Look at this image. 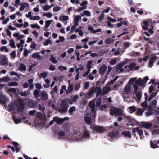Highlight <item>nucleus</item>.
Returning <instances> with one entry per match:
<instances>
[{"label": "nucleus", "mask_w": 159, "mask_h": 159, "mask_svg": "<svg viewBox=\"0 0 159 159\" xmlns=\"http://www.w3.org/2000/svg\"><path fill=\"white\" fill-rule=\"evenodd\" d=\"M95 100H93L89 103V107L86 110V113L85 115L84 119L86 122L90 124L92 121H94L96 117V109L95 108Z\"/></svg>", "instance_id": "1"}, {"label": "nucleus", "mask_w": 159, "mask_h": 159, "mask_svg": "<svg viewBox=\"0 0 159 159\" xmlns=\"http://www.w3.org/2000/svg\"><path fill=\"white\" fill-rule=\"evenodd\" d=\"M24 107V104L22 101L20 100H15L9 105V111H13L16 108L17 112L20 113L23 112Z\"/></svg>", "instance_id": "2"}, {"label": "nucleus", "mask_w": 159, "mask_h": 159, "mask_svg": "<svg viewBox=\"0 0 159 159\" xmlns=\"http://www.w3.org/2000/svg\"><path fill=\"white\" fill-rule=\"evenodd\" d=\"M102 90L101 87L93 86L90 89L87 93L85 95V97L87 98H92L94 94L96 93V96H99L102 94Z\"/></svg>", "instance_id": "3"}, {"label": "nucleus", "mask_w": 159, "mask_h": 159, "mask_svg": "<svg viewBox=\"0 0 159 159\" xmlns=\"http://www.w3.org/2000/svg\"><path fill=\"white\" fill-rule=\"evenodd\" d=\"M78 137H77V140L82 141L84 139H89L90 138L89 132L88 130H85L82 134L80 132H77Z\"/></svg>", "instance_id": "4"}, {"label": "nucleus", "mask_w": 159, "mask_h": 159, "mask_svg": "<svg viewBox=\"0 0 159 159\" xmlns=\"http://www.w3.org/2000/svg\"><path fill=\"white\" fill-rule=\"evenodd\" d=\"M157 121L153 125L150 123L147 122H143L141 124V125L142 126L147 129L150 128L152 126L153 127L156 128L159 127V117L157 118Z\"/></svg>", "instance_id": "5"}, {"label": "nucleus", "mask_w": 159, "mask_h": 159, "mask_svg": "<svg viewBox=\"0 0 159 159\" xmlns=\"http://www.w3.org/2000/svg\"><path fill=\"white\" fill-rule=\"evenodd\" d=\"M133 87L134 88V92L133 94H136L137 99L139 101L141 99V98L142 97V92L140 91H138V87L136 84H134L133 85Z\"/></svg>", "instance_id": "6"}, {"label": "nucleus", "mask_w": 159, "mask_h": 159, "mask_svg": "<svg viewBox=\"0 0 159 159\" xmlns=\"http://www.w3.org/2000/svg\"><path fill=\"white\" fill-rule=\"evenodd\" d=\"M148 80V77L147 76L145 77L143 79H142L141 78H139L135 81V84H136L137 86H142L144 84H145Z\"/></svg>", "instance_id": "7"}, {"label": "nucleus", "mask_w": 159, "mask_h": 159, "mask_svg": "<svg viewBox=\"0 0 159 159\" xmlns=\"http://www.w3.org/2000/svg\"><path fill=\"white\" fill-rule=\"evenodd\" d=\"M67 103L65 100H62L60 107V112L61 113L66 112L67 110Z\"/></svg>", "instance_id": "8"}, {"label": "nucleus", "mask_w": 159, "mask_h": 159, "mask_svg": "<svg viewBox=\"0 0 159 159\" xmlns=\"http://www.w3.org/2000/svg\"><path fill=\"white\" fill-rule=\"evenodd\" d=\"M77 132H75L73 134H68L66 135V139L68 141H72L76 139L77 140V137H78V134H77Z\"/></svg>", "instance_id": "9"}, {"label": "nucleus", "mask_w": 159, "mask_h": 159, "mask_svg": "<svg viewBox=\"0 0 159 159\" xmlns=\"http://www.w3.org/2000/svg\"><path fill=\"white\" fill-rule=\"evenodd\" d=\"M127 63L126 61H125L124 62L119 63L116 66V70L117 72L120 73L123 72L124 71V69L123 67Z\"/></svg>", "instance_id": "10"}, {"label": "nucleus", "mask_w": 159, "mask_h": 159, "mask_svg": "<svg viewBox=\"0 0 159 159\" xmlns=\"http://www.w3.org/2000/svg\"><path fill=\"white\" fill-rule=\"evenodd\" d=\"M0 62L2 65H5L7 64L8 61L7 57L5 56H0Z\"/></svg>", "instance_id": "11"}, {"label": "nucleus", "mask_w": 159, "mask_h": 159, "mask_svg": "<svg viewBox=\"0 0 159 159\" xmlns=\"http://www.w3.org/2000/svg\"><path fill=\"white\" fill-rule=\"evenodd\" d=\"M157 101L156 100H154L150 103L149 106L148 107V110L149 111H152L154 108L156 107Z\"/></svg>", "instance_id": "12"}, {"label": "nucleus", "mask_w": 159, "mask_h": 159, "mask_svg": "<svg viewBox=\"0 0 159 159\" xmlns=\"http://www.w3.org/2000/svg\"><path fill=\"white\" fill-rule=\"evenodd\" d=\"M93 129L98 133L103 132L105 130V128L103 127L99 126H93Z\"/></svg>", "instance_id": "13"}, {"label": "nucleus", "mask_w": 159, "mask_h": 159, "mask_svg": "<svg viewBox=\"0 0 159 159\" xmlns=\"http://www.w3.org/2000/svg\"><path fill=\"white\" fill-rule=\"evenodd\" d=\"M133 132H137L139 135L141 136V139L142 138L143 135V131L141 128H133Z\"/></svg>", "instance_id": "14"}, {"label": "nucleus", "mask_w": 159, "mask_h": 159, "mask_svg": "<svg viewBox=\"0 0 159 159\" xmlns=\"http://www.w3.org/2000/svg\"><path fill=\"white\" fill-rule=\"evenodd\" d=\"M107 69V66L105 64H103L99 68V73L102 75H103L104 73L106 71Z\"/></svg>", "instance_id": "15"}, {"label": "nucleus", "mask_w": 159, "mask_h": 159, "mask_svg": "<svg viewBox=\"0 0 159 159\" xmlns=\"http://www.w3.org/2000/svg\"><path fill=\"white\" fill-rule=\"evenodd\" d=\"M7 100V99L4 95L0 93V102L4 104L6 103Z\"/></svg>", "instance_id": "16"}, {"label": "nucleus", "mask_w": 159, "mask_h": 159, "mask_svg": "<svg viewBox=\"0 0 159 159\" xmlns=\"http://www.w3.org/2000/svg\"><path fill=\"white\" fill-rule=\"evenodd\" d=\"M58 139H66V135L63 131H60L58 132Z\"/></svg>", "instance_id": "17"}, {"label": "nucleus", "mask_w": 159, "mask_h": 159, "mask_svg": "<svg viewBox=\"0 0 159 159\" xmlns=\"http://www.w3.org/2000/svg\"><path fill=\"white\" fill-rule=\"evenodd\" d=\"M156 58L155 57H152L150 58L149 61V63L148 66L149 67H152L153 66V63L155 62L156 60Z\"/></svg>", "instance_id": "18"}, {"label": "nucleus", "mask_w": 159, "mask_h": 159, "mask_svg": "<svg viewBox=\"0 0 159 159\" xmlns=\"http://www.w3.org/2000/svg\"><path fill=\"white\" fill-rule=\"evenodd\" d=\"M21 6L20 8V11H22L24 10L25 8H28L29 7V4L27 3H21L19 4Z\"/></svg>", "instance_id": "19"}, {"label": "nucleus", "mask_w": 159, "mask_h": 159, "mask_svg": "<svg viewBox=\"0 0 159 159\" xmlns=\"http://www.w3.org/2000/svg\"><path fill=\"white\" fill-rule=\"evenodd\" d=\"M53 120L56 122L57 124H62L64 121V120L63 118H61L57 117H53Z\"/></svg>", "instance_id": "20"}, {"label": "nucleus", "mask_w": 159, "mask_h": 159, "mask_svg": "<svg viewBox=\"0 0 159 159\" xmlns=\"http://www.w3.org/2000/svg\"><path fill=\"white\" fill-rule=\"evenodd\" d=\"M81 17L80 15H77L75 17L74 22V24H75L76 26H78L79 25V21L81 20Z\"/></svg>", "instance_id": "21"}, {"label": "nucleus", "mask_w": 159, "mask_h": 159, "mask_svg": "<svg viewBox=\"0 0 159 159\" xmlns=\"http://www.w3.org/2000/svg\"><path fill=\"white\" fill-rule=\"evenodd\" d=\"M110 114L111 115H116L117 112L118 111V109L116 108L113 106H111Z\"/></svg>", "instance_id": "22"}, {"label": "nucleus", "mask_w": 159, "mask_h": 159, "mask_svg": "<svg viewBox=\"0 0 159 159\" xmlns=\"http://www.w3.org/2000/svg\"><path fill=\"white\" fill-rule=\"evenodd\" d=\"M118 131L116 130H114L113 131L109 134V136L112 138H115L117 136Z\"/></svg>", "instance_id": "23"}, {"label": "nucleus", "mask_w": 159, "mask_h": 159, "mask_svg": "<svg viewBox=\"0 0 159 159\" xmlns=\"http://www.w3.org/2000/svg\"><path fill=\"white\" fill-rule=\"evenodd\" d=\"M48 98V95L44 92H43L41 94V98L43 101L47 100Z\"/></svg>", "instance_id": "24"}, {"label": "nucleus", "mask_w": 159, "mask_h": 159, "mask_svg": "<svg viewBox=\"0 0 159 159\" xmlns=\"http://www.w3.org/2000/svg\"><path fill=\"white\" fill-rule=\"evenodd\" d=\"M157 143H158V141H157L156 140H151L150 141L151 147L152 148H157Z\"/></svg>", "instance_id": "25"}, {"label": "nucleus", "mask_w": 159, "mask_h": 159, "mask_svg": "<svg viewBox=\"0 0 159 159\" xmlns=\"http://www.w3.org/2000/svg\"><path fill=\"white\" fill-rule=\"evenodd\" d=\"M136 108L135 106L129 107H128V111L130 113L134 112L136 110Z\"/></svg>", "instance_id": "26"}, {"label": "nucleus", "mask_w": 159, "mask_h": 159, "mask_svg": "<svg viewBox=\"0 0 159 159\" xmlns=\"http://www.w3.org/2000/svg\"><path fill=\"white\" fill-rule=\"evenodd\" d=\"M73 85H70L66 89V94H68L69 93H72L73 90Z\"/></svg>", "instance_id": "27"}, {"label": "nucleus", "mask_w": 159, "mask_h": 159, "mask_svg": "<svg viewBox=\"0 0 159 159\" xmlns=\"http://www.w3.org/2000/svg\"><path fill=\"white\" fill-rule=\"evenodd\" d=\"M26 66L23 63H20L19 67V70L21 71H25L26 70Z\"/></svg>", "instance_id": "28"}, {"label": "nucleus", "mask_w": 159, "mask_h": 159, "mask_svg": "<svg viewBox=\"0 0 159 159\" xmlns=\"http://www.w3.org/2000/svg\"><path fill=\"white\" fill-rule=\"evenodd\" d=\"M13 119L14 122L16 124L20 123L22 121V119L21 118H18L17 117L13 116Z\"/></svg>", "instance_id": "29"}, {"label": "nucleus", "mask_w": 159, "mask_h": 159, "mask_svg": "<svg viewBox=\"0 0 159 159\" xmlns=\"http://www.w3.org/2000/svg\"><path fill=\"white\" fill-rule=\"evenodd\" d=\"M110 90L111 88L110 87L108 86L105 87L103 89V94L102 93V94L101 95H102L108 93Z\"/></svg>", "instance_id": "30"}, {"label": "nucleus", "mask_w": 159, "mask_h": 159, "mask_svg": "<svg viewBox=\"0 0 159 159\" xmlns=\"http://www.w3.org/2000/svg\"><path fill=\"white\" fill-rule=\"evenodd\" d=\"M123 97L124 100L128 103L134 102V100H130V98L128 96H124Z\"/></svg>", "instance_id": "31"}, {"label": "nucleus", "mask_w": 159, "mask_h": 159, "mask_svg": "<svg viewBox=\"0 0 159 159\" xmlns=\"http://www.w3.org/2000/svg\"><path fill=\"white\" fill-rule=\"evenodd\" d=\"M69 19V17L67 16L61 15L59 18V20L61 21H67Z\"/></svg>", "instance_id": "32"}, {"label": "nucleus", "mask_w": 159, "mask_h": 159, "mask_svg": "<svg viewBox=\"0 0 159 159\" xmlns=\"http://www.w3.org/2000/svg\"><path fill=\"white\" fill-rule=\"evenodd\" d=\"M32 57L33 58H36L38 59H42V57L39 55V52H36L32 54Z\"/></svg>", "instance_id": "33"}, {"label": "nucleus", "mask_w": 159, "mask_h": 159, "mask_svg": "<svg viewBox=\"0 0 159 159\" xmlns=\"http://www.w3.org/2000/svg\"><path fill=\"white\" fill-rule=\"evenodd\" d=\"M122 134L125 137L130 138L131 137V134L129 131H124L122 133Z\"/></svg>", "instance_id": "34"}, {"label": "nucleus", "mask_w": 159, "mask_h": 159, "mask_svg": "<svg viewBox=\"0 0 159 159\" xmlns=\"http://www.w3.org/2000/svg\"><path fill=\"white\" fill-rule=\"evenodd\" d=\"M19 93L21 96H22L26 97L29 94L30 92L28 90L24 91V92H19Z\"/></svg>", "instance_id": "35"}, {"label": "nucleus", "mask_w": 159, "mask_h": 159, "mask_svg": "<svg viewBox=\"0 0 159 159\" xmlns=\"http://www.w3.org/2000/svg\"><path fill=\"white\" fill-rule=\"evenodd\" d=\"M131 90V87L129 85H127L125 87L124 91L126 93H129Z\"/></svg>", "instance_id": "36"}, {"label": "nucleus", "mask_w": 159, "mask_h": 159, "mask_svg": "<svg viewBox=\"0 0 159 159\" xmlns=\"http://www.w3.org/2000/svg\"><path fill=\"white\" fill-rule=\"evenodd\" d=\"M125 114L124 113L122 109H118V111L117 112L116 115V116H122L123 117L124 116V115Z\"/></svg>", "instance_id": "37"}, {"label": "nucleus", "mask_w": 159, "mask_h": 159, "mask_svg": "<svg viewBox=\"0 0 159 159\" xmlns=\"http://www.w3.org/2000/svg\"><path fill=\"white\" fill-rule=\"evenodd\" d=\"M136 64L135 63H132L131 64L128 66L129 70V71L135 69Z\"/></svg>", "instance_id": "38"}, {"label": "nucleus", "mask_w": 159, "mask_h": 159, "mask_svg": "<svg viewBox=\"0 0 159 159\" xmlns=\"http://www.w3.org/2000/svg\"><path fill=\"white\" fill-rule=\"evenodd\" d=\"M141 106L142 107H143V109L146 110L147 109H148V107L147 105V100H145L141 104Z\"/></svg>", "instance_id": "39"}, {"label": "nucleus", "mask_w": 159, "mask_h": 159, "mask_svg": "<svg viewBox=\"0 0 159 159\" xmlns=\"http://www.w3.org/2000/svg\"><path fill=\"white\" fill-rule=\"evenodd\" d=\"M114 40L111 38H108L106 39L105 43L106 44H111L113 41Z\"/></svg>", "instance_id": "40"}, {"label": "nucleus", "mask_w": 159, "mask_h": 159, "mask_svg": "<svg viewBox=\"0 0 159 159\" xmlns=\"http://www.w3.org/2000/svg\"><path fill=\"white\" fill-rule=\"evenodd\" d=\"M137 79V77H134L131 78L129 80L128 83L129 84L132 85L136 81Z\"/></svg>", "instance_id": "41"}, {"label": "nucleus", "mask_w": 159, "mask_h": 159, "mask_svg": "<svg viewBox=\"0 0 159 159\" xmlns=\"http://www.w3.org/2000/svg\"><path fill=\"white\" fill-rule=\"evenodd\" d=\"M131 44V43L128 41H125L123 43V45L125 48H128Z\"/></svg>", "instance_id": "42"}, {"label": "nucleus", "mask_w": 159, "mask_h": 159, "mask_svg": "<svg viewBox=\"0 0 159 159\" xmlns=\"http://www.w3.org/2000/svg\"><path fill=\"white\" fill-rule=\"evenodd\" d=\"M40 91L37 90H35L34 91L33 94L34 95V97L36 98H38L40 96Z\"/></svg>", "instance_id": "43"}, {"label": "nucleus", "mask_w": 159, "mask_h": 159, "mask_svg": "<svg viewBox=\"0 0 159 159\" xmlns=\"http://www.w3.org/2000/svg\"><path fill=\"white\" fill-rule=\"evenodd\" d=\"M64 91H65L66 93V86L65 85H63L61 86V89L60 90V94H62L63 93Z\"/></svg>", "instance_id": "44"}, {"label": "nucleus", "mask_w": 159, "mask_h": 159, "mask_svg": "<svg viewBox=\"0 0 159 159\" xmlns=\"http://www.w3.org/2000/svg\"><path fill=\"white\" fill-rule=\"evenodd\" d=\"M54 64H56L57 62V60L56 58L52 55L51 56V57L49 59Z\"/></svg>", "instance_id": "45"}, {"label": "nucleus", "mask_w": 159, "mask_h": 159, "mask_svg": "<svg viewBox=\"0 0 159 159\" xmlns=\"http://www.w3.org/2000/svg\"><path fill=\"white\" fill-rule=\"evenodd\" d=\"M48 74V73L47 72L42 73L40 74L39 78H43V79H45L47 77Z\"/></svg>", "instance_id": "46"}, {"label": "nucleus", "mask_w": 159, "mask_h": 159, "mask_svg": "<svg viewBox=\"0 0 159 159\" xmlns=\"http://www.w3.org/2000/svg\"><path fill=\"white\" fill-rule=\"evenodd\" d=\"M124 118L126 119V120H127L128 122H131L132 120V118L130 116L127 115L126 114L124 115Z\"/></svg>", "instance_id": "47"}, {"label": "nucleus", "mask_w": 159, "mask_h": 159, "mask_svg": "<svg viewBox=\"0 0 159 159\" xmlns=\"http://www.w3.org/2000/svg\"><path fill=\"white\" fill-rule=\"evenodd\" d=\"M18 85V83L16 82H9L8 84V86H17Z\"/></svg>", "instance_id": "48"}, {"label": "nucleus", "mask_w": 159, "mask_h": 159, "mask_svg": "<svg viewBox=\"0 0 159 159\" xmlns=\"http://www.w3.org/2000/svg\"><path fill=\"white\" fill-rule=\"evenodd\" d=\"M0 50L1 52H2L4 51H5L6 52H9V50L6 46H2L0 48Z\"/></svg>", "instance_id": "49"}, {"label": "nucleus", "mask_w": 159, "mask_h": 159, "mask_svg": "<svg viewBox=\"0 0 159 159\" xmlns=\"http://www.w3.org/2000/svg\"><path fill=\"white\" fill-rule=\"evenodd\" d=\"M9 45L12 48H15L16 47L15 43L13 39H11L10 41Z\"/></svg>", "instance_id": "50"}, {"label": "nucleus", "mask_w": 159, "mask_h": 159, "mask_svg": "<svg viewBox=\"0 0 159 159\" xmlns=\"http://www.w3.org/2000/svg\"><path fill=\"white\" fill-rule=\"evenodd\" d=\"M0 80L1 81V82H7L10 80V79L8 77H5L2 78L1 79H0Z\"/></svg>", "instance_id": "51"}, {"label": "nucleus", "mask_w": 159, "mask_h": 159, "mask_svg": "<svg viewBox=\"0 0 159 159\" xmlns=\"http://www.w3.org/2000/svg\"><path fill=\"white\" fill-rule=\"evenodd\" d=\"M144 109H139L137 111V115L139 116H142V115L144 111Z\"/></svg>", "instance_id": "52"}, {"label": "nucleus", "mask_w": 159, "mask_h": 159, "mask_svg": "<svg viewBox=\"0 0 159 159\" xmlns=\"http://www.w3.org/2000/svg\"><path fill=\"white\" fill-rule=\"evenodd\" d=\"M101 100L100 98H98L97 100L96 104V107H98L100 105Z\"/></svg>", "instance_id": "53"}, {"label": "nucleus", "mask_w": 159, "mask_h": 159, "mask_svg": "<svg viewBox=\"0 0 159 159\" xmlns=\"http://www.w3.org/2000/svg\"><path fill=\"white\" fill-rule=\"evenodd\" d=\"M52 20H47L45 21V27L46 28H48L51 23L52 22Z\"/></svg>", "instance_id": "54"}, {"label": "nucleus", "mask_w": 159, "mask_h": 159, "mask_svg": "<svg viewBox=\"0 0 159 159\" xmlns=\"http://www.w3.org/2000/svg\"><path fill=\"white\" fill-rule=\"evenodd\" d=\"M75 110V108L74 106L71 107L69 110V113L72 115L73 114V112Z\"/></svg>", "instance_id": "55"}, {"label": "nucleus", "mask_w": 159, "mask_h": 159, "mask_svg": "<svg viewBox=\"0 0 159 159\" xmlns=\"http://www.w3.org/2000/svg\"><path fill=\"white\" fill-rule=\"evenodd\" d=\"M157 92H156V93H151V94H150L151 95L148 98V100L149 101H150L153 97L156 95Z\"/></svg>", "instance_id": "56"}, {"label": "nucleus", "mask_w": 159, "mask_h": 159, "mask_svg": "<svg viewBox=\"0 0 159 159\" xmlns=\"http://www.w3.org/2000/svg\"><path fill=\"white\" fill-rule=\"evenodd\" d=\"M59 69L62 71L63 70H66L67 69V67L63 66H60L58 67Z\"/></svg>", "instance_id": "57"}, {"label": "nucleus", "mask_w": 159, "mask_h": 159, "mask_svg": "<svg viewBox=\"0 0 159 159\" xmlns=\"http://www.w3.org/2000/svg\"><path fill=\"white\" fill-rule=\"evenodd\" d=\"M84 14L88 16H90L91 15V13L89 11L85 10L83 11Z\"/></svg>", "instance_id": "58"}, {"label": "nucleus", "mask_w": 159, "mask_h": 159, "mask_svg": "<svg viewBox=\"0 0 159 159\" xmlns=\"http://www.w3.org/2000/svg\"><path fill=\"white\" fill-rule=\"evenodd\" d=\"M10 75L11 76L12 75H15L18 78L20 77V75H19L16 72H14V71H11V72L10 73Z\"/></svg>", "instance_id": "59"}, {"label": "nucleus", "mask_w": 159, "mask_h": 159, "mask_svg": "<svg viewBox=\"0 0 159 159\" xmlns=\"http://www.w3.org/2000/svg\"><path fill=\"white\" fill-rule=\"evenodd\" d=\"M38 108L39 110L42 111H44L45 109V108L43 106H42L41 104L39 105Z\"/></svg>", "instance_id": "60"}, {"label": "nucleus", "mask_w": 159, "mask_h": 159, "mask_svg": "<svg viewBox=\"0 0 159 159\" xmlns=\"http://www.w3.org/2000/svg\"><path fill=\"white\" fill-rule=\"evenodd\" d=\"M52 43L50 39H47L45 42L43 43V45L45 46H47Z\"/></svg>", "instance_id": "61"}, {"label": "nucleus", "mask_w": 159, "mask_h": 159, "mask_svg": "<svg viewBox=\"0 0 159 159\" xmlns=\"http://www.w3.org/2000/svg\"><path fill=\"white\" fill-rule=\"evenodd\" d=\"M80 87V83H77L75 84L74 87V89L75 90H78Z\"/></svg>", "instance_id": "62"}, {"label": "nucleus", "mask_w": 159, "mask_h": 159, "mask_svg": "<svg viewBox=\"0 0 159 159\" xmlns=\"http://www.w3.org/2000/svg\"><path fill=\"white\" fill-rule=\"evenodd\" d=\"M61 9L60 7L59 6H56L54 7L53 8V11L55 12H57Z\"/></svg>", "instance_id": "63"}, {"label": "nucleus", "mask_w": 159, "mask_h": 159, "mask_svg": "<svg viewBox=\"0 0 159 159\" xmlns=\"http://www.w3.org/2000/svg\"><path fill=\"white\" fill-rule=\"evenodd\" d=\"M116 62L117 60L116 59H112L110 61V64L112 65H114L116 63Z\"/></svg>", "instance_id": "64"}]
</instances>
